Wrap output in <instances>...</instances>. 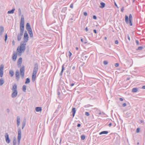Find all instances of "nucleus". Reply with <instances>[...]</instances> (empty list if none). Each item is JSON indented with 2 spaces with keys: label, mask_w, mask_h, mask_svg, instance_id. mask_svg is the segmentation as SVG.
Returning a JSON list of instances; mask_svg holds the SVG:
<instances>
[{
  "label": "nucleus",
  "mask_w": 145,
  "mask_h": 145,
  "mask_svg": "<svg viewBox=\"0 0 145 145\" xmlns=\"http://www.w3.org/2000/svg\"><path fill=\"white\" fill-rule=\"evenodd\" d=\"M129 21H128L129 18L128 16L126 15L125 16V21L127 24H128L129 23L130 26L132 25V21L133 20V17L131 14H130L129 16Z\"/></svg>",
  "instance_id": "f257e3e1"
},
{
  "label": "nucleus",
  "mask_w": 145,
  "mask_h": 145,
  "mask_svg": "<svg viewBox=\"0 0 145 145\" xmlns=\"http://www.w3.org/2000/svg\"><path fill=\"white\" fill-rule=\"evenodd\" d=\"M24 20L23 15L22 16L20 23V32L24 33Z\"/></svg>",
  "instance_id": "f03ea898"
},
{
  "label": "nucleus",
  "mask_w": 145,
  "mask_h": 145,
  "mask_svg": "<svg viewBox=\"0 0 145 145\" xmlns=\"http://www.w3.org/2000/svg\"><path fill=\"white\" fill-rule=\"evenodd\" d=\"M36 64H35V67L32 76V81L33 82L35 81L36 78Z\"/></svg>",
  "instance_id": "7ed1b4c3"
},
{
  "label": "nucleus",
  "mask_w": 145,
  "mask_h": 145,
  "mask_svg": "<svg viewBox=\"0 0 145 145\" xmlns=\"http://www.w3.org/2000/svg\"><path fill=\"white\" fill-rule=\"evenodd\" d=\"M21 138V131L20 127L18 128V136L17 137L18 143V145L20 144V140Z\"/></svg>",
  "instance_id": "20e7f679"
},
{
  "label": "nucleus",
  "mask_w": 145,
  "mask_h": 145,
  "mask_svg": "<svg viewBox=\"0 0 145 145\" xmlns=\"http://www.w3.org/2000/svg\"><path fill=\"white\" fill-rule=\"evenodd\" d=\"M20 74L22 79H23L24 75L25 67L23 66L20 69Z\"/></svg>",
  "instance_id": "39448f33"
},
{
  "label": "nucleus",
  "mask_w": 145,
  "mask_h": 145,
  "mask_svg": "<svg viewBox=\"0 0 145 145\" xmlns=\"http://www.w3.org/2000/svg\"><path fill=\"white\" fill-rule=\"evenodd\" d=\"M28 36L27 32L26 31H25L24 35V40L23 41V42L25 43L27 42L28 40Z\"/></svg>",
  "instance_id": "423d86ee"
},
{
  "label": "nucleus",
  "mask_w": 145,
  "mask_h": 145,
  "mask_svg": "<svg viewBox=\"0 0 145 145\" xmlns=\"http://www.w3.org/2000/svg\"><path fill=\"white\" fill-rule=\"evenodd\" d=\"M25 43L23 42H21L20 44V49L22 50L23 51H24L25 49Z\"/></svg>",
  "instance_id": "0eeeda50"
},
{
  "label": "nucleus",
  "mask_w": 145,
  "mask_h": 145,
  "mask_svg": "<svg viewBox=\"0 0 145 145\" xmlns=\"http://www.w3.org/2000/svg\"><path fill=\"white\" fill-rule=\"evenodd\" d=\"M16 78L17 81H18L20 78V72L18 70L16 71L15 72Z\"/></svg>",
  "instance_id": "6e6552de"
},
{
  "label": "nucleus",
  "mask_w": 145,
  "mask_h": 145,
  "mask_svg": "<svg viewBox=\"0 0 145 145\" xmlns=\"http://www.w3.org/2000/svg\"><path fill=\"white\" fill-rule=\"evenodd\" d=\"M5 138L6 141L7 143H9L10 142V139L9 138V136L7 133H6L5 134Z\"/></svg>",
  "instance_id": "1a4fd4ad"
},
{
  "label": "nucleus",
  "mask_w": 145,
  "mask_h": 145,
  "mask_svg": "<svg viewBox=\"0 0 145 145\" xmlns=\"http://www.w3.org/2000/svg\"><path fill=\"white\" fill-rule=\"evenodd\" d=\"M18 94V92L17 91L14 90L13 91V92L12 93L11 96L12 98H14L16 97L17 95Z\"/></svg>",
  "instance_id": "9d476101"
},
{
  "label": "nucleus",
  "mask_w": 145,
  "mask_h": 145,
  "mask_svg": "<svg viewBox=\"0 0 145 145\" xmlns=\"http://www.w3.org/2000/svg\"><path fill=\"white\" fill-rule=\"evenodd\" d=\"M24 33L20 32V34H18L17 36V39L18 41H20L22 38V36L23 35Z\"/></svg>",
  "instance_id": "9b49d317"
},
{
  "label": "nucleus",
  "mask_w": 145,
  "mask_h": 145,
  "mask_svg": "<svg viewBox=\"0 0 145 145\" xmlns=\"http://www.w3.org/2000/svg\"><path fill=\"white\" fill-rule=\"evenodd\" d=\"M17 56L16 53L14 52L12 56V60L14 61H16Z\"/></svg>",
  "instance_id": "f8f14e48"
},
{
  "label": "nucleus",
  "mask_w": 145,
  "mask_h": 145,
  "mask_svg": "<svg viewBox=\"0 0 145 145\" xmlns=\"http://www.w3.org/2000/svg\"><path fill=\"white\" fill-rule=\"evenodd\" d=\"M26 28L28 31L32 30L30 24L29 23H27L26 25Z\"/></svg>",
  "instance_id": "ddd939ff"
},
{
  "label": "nucleus",
  "mask_w": 145,
  "mask_h": 145,
  "mask_svg": "<svg viewBox=\"0 0 145 145\" xmlns=\"http://www.w3.org/2000/svg\"><path fill=\"white\" fill-rule=\"evenodd\" d=\"M22 63V58L21 57H20L17 62V65L18 66L20 65V66H21V65Z\"/></svg>",
  "instance_id": "4468645a"
},
{
  "label": "nucleus",
  "mask_w": 145,
  "mask_h": 145,
  "mask_svg": "<svg viewBox=\"0 0 145 145\" xmlns=\"http://www.w3.org/2000/svg\"><path fill=\"white\" fill-rule=\"evenodd\" d=\"M20 122V118L19 116H18L17 117V124L18 127L19 125Z\"/></svg>",
  "instance_id": "2eb2a0df"
},
{
  "label": "nucleus",
  "mask_w": 145,
  "mask_h": 145,
  "mask_svg": "<svg viewBox=\"0 0 145 145\" xmlns=\"http://www.w3.org/2000/svg\"><path fill=\"white\" fill-rule=\"evenodd\" d=\"M15 10V8H13L12 10L8 11L7 13L8 14H12L14 13Z\"/></svg>",
  "instance_id": "dca6fc26"
},
{
  "label": "nucleus",
  "mask_w": 145,
  "mask_h": 145,
  "mask_svg": "<svg viewBox=\"0 0 145 145\" xmlns=\"http://www.w3.org/2000/svg\"><path fill=\"white\" fill-rule=\"evenodd\" d=\"M76 111V110L75 108H72V112L73 117H74V116Z\"/></svg>",
  "instance_id": "f3484780"
},
{
  "label": "nucleus",
  "mask_w": 145,
  "mask_h": 145,
  "mask_svg": "<svg viewBox=\"0 0 145 145\" xmlns=\"http://www.w3.org/2000/svg\"><path fill=\"white\" fill-rule=\"evenodd\" d=\"M17 86L16 84H14L13 86L12 90H17Z\"/></svg>",
  "instance_id": "a211bd4d"
},
{
  "label": "nucleus",
  "mask_w": 145,
  "mask_h": 145,
  "mask_svg": "<svg viewBox=\"0 0 145 145\" xmlns=\"http://www.w3.org/2000/svg\"><path fill=\"white\" fill-rule=\"evenodd\" d=\"M14 71L12 70H10L9 71V74L10 75V76L12 77L14 74Z\"/></svg>",
  "instance_id": "6ab92c4d"
},
{
  "label": "nucleus",
  "mask_w": 145,
  "mask_h": 145,
  "mask_svg": "<svg viewBox=\"0 0 145 145\" xmlns=\"http://www.w3.org/2000/svg\"><path fill=\"white\" fill-rule=\"evenodd\" d=\"M108 133V132L107 131H104L101 132L99 134L101 135L102 134H107Z\"/></svg>",
  "instance_id": "aec40b11"
},
{
  "label": "nucleus",
  "mask_w": 145,
  "mask_h": 145,
  "mask_svg": "<svg viewBox=\"0 0 145 145\" xmlns=\"http://www.w3.org/2000/svg\"><path fill=\"white\" fill-rule=\"evenodd\" d=\"M4 82V80L2 78H1L0 79V86H2Z\"/></svg>",
  "instance_id": "412c9836"
},
{
  "label": "nucleus",
  "mask_w": 145,
  "mask_h": 145,
  "mask_svg": "<svg viewBox=\"0 0 145 145\" xmlns=\"http://www.w3.org/2000/svg\"><path fill=\"white\" fill-rule=\"evenodd\" d=\"M17 142L16 138L15 137H14L13 139V145H16V143Z\"/></svg>",
  "instance_id": "4be33fe9"
},
{
  "label": "nucleus",
  "mask_w": 145,
  "mask_h": 145,
  "mask_svg": "<svg viewBox=\"0 0 145 145\" xmlns=\"http://www.w3.org/2000/svg\"><path fill=\"white\" fill-rule=\"evenodd\" d=\"M30 82V79L29 78H27L26 79V80L25 82V84H29Z\"/></svg>",
  "instance_id": "5701e85b"
},
{
  "label": "nucleus",
  "mask_w": 145,
  "mask_h": 145,
  "mask_svg": "<svg viewBox=\"0 0 145 145\" xmlns=\"http://www.w3.org/2000/svg\"><path fill=\"white\" fill-rule=\"evenodd\" d=\"M138 90V89L137 88H133L132 89V92L135 93L137 92Z\"/></svg>",
  "instance_id": "b1692460"
},
{
  "label": "nucleus",
  "mask_w": 145,
  "mask_h": 145,
  "mask_svg": "<svg viewBox=\"0 0 145 145\" xmlns=\"http://www.w3.org/2000/svg\"><path fill=\"white\" fill-rule=\"evenodd\" d=\"M42 110V108L41 107H37V112H41Z\"/></svg>",
  "instance_id": "393cba45"
},
{
  "label": "nucleus",
  "mask_w": 145,
  "mask_h": 145,
  "mask_svg": "<svg viewBox=\"0 0 145 145\" xmlns=\"http://www.w3.org/2000/svg\"><path fill=\"white\" fill-rule=\"evenodd\" d=\"M28 32V33L29 34L30 36V37H33V33H32V30L29 31Z\"/></svg>",
  "instance_id": "a878e982"
},
{
  "label": "nucleus",
  "mask_w": 145,
  "mask_h": 145,
  "mask_svg": "<svg viewBox=\"0 0 145 145\" xmlns=\"http://www.w3.org/2000/svg\"><path fill=\"white\" fill-rule=\"evenodd\" d=\"M64 65H63L62 66V68L61 69V72L60 73V75L61 76L62 74V73L63 72L64 70Z\"/></svg>",
  "instance_id": "bb28decb"
},
{
  "label": "nucleus",
  "mask_w": 145,
  "mask_h": 145,
  "mask_svg": "<svg viewBox=\"0 0 145 145\" xmlns=\"http://www.w3.org/2000/svg\"><path fill=\"white\" fill-rule=\"evenodd\" d=\"M100 4L101 5V6L100 7V8H103L105 7V4L104 3L101 2L100 3Z\"/></svg>",
  "instance_id": "cd10ccee"
},
{
  "label": "nucleus",
  "mask_w": 145,
  "mask_h": 145,
  "mask_svg": "<svg viewBox=\"0 0 145 145\" xmlns=\"http://www.w3.org/2000/svg\"><path fill=\"white\" fill-rule=\"evenodd\" d=\"M26 86L25 85H24L22 87V90L23 91L25 92L26 91Z\"/></svg>",
  "instance_id": "c85d7f7f"
},
{
  "label": "nucleus",
  "mask_w": 145,
  "mask_h": 145,
  "mask_svg": "<svg viewBox=\"0 0 145 145\" xmlns=\"http://www.w3.org/2000/svg\"><path fill=\"white\" fill-rule=\"evenodd\" d=\"M22 51V50L21 49H20V50H18V48L17 49V52L18 53V55H21Z\"/></svg>",
  "instance_id": "c756f323"
},
{
  "label": "nucleus",
  "mask_w": 145,
  "mask_h": 145,
  "mask_svg": "<svg viewBox=\"0 0 145 145\" xmlns=\"http://www.w3.org/2000/svg\"><path fill=\"white\" fill-rule=\"evenodd\" d=\"M0 31L1 32H3L4 31V27L2 26H1L0 27Z\"/></svg>",
  "instance_id": "7c9ffc66"
},
{
  "label": "nucleus",
  "mask_w": 145,
  "mask_h": 145,
  "mask_svg": "<svg viewBox=\"0 0 145 145\" xmlns=\"http://www.w3.org/2000/svg\"><path fill=\"white\" fill-rule=\"evenodd\" d=\"M4 68V65L3 64H1L0 67V71H3Z\"/></svg>",
  "instance_id": "2f4dec72"
},
{
  "label": "nucleus",
  "mask_w": 145,
  "mask_h": 145,
  "mask_svg": "<svg viewBox=\"0 0 145 145\" xmlns=\"http://www.w3.org/2000/svg\"><path fill=\"white\" fill-rule=\"evenodd\" d=\"M3 71H0V76L1 77H2L3 75Z\"/></svg>",
  "instance_id": "473e14b6"
},
{
  "label": "nucleus",
  "mask_w": 145,
  "mask_h": 145,
  "mask_svg": "<svg viewBox=\"0 0 145 145\" xmlns=\"http://www.w3.org/2000/svg\"><path fill=\"white\" fill-rule=\"evenodd\" d=\"M18 14L19 16H20L21 15V11L20 8H19L18 10Z\"/></svg>",
  "instance_id": "72a5a7b5"
},
{
  "label": "nucleus",
  "mask_w": 145,
  "mask_h": 145,
  "mask_svg": "<svg viewBox=\"0 0 145 145\" xmlns=\"http://www.w3.org/2000/svg\"><path fill=\"white\" fill-rule=\"evenodd\" d=\"M81 139L82 140H84L85 139V137L84 135H82L81 137Z\"/></svg>",
  "instance_id": "f704fd0d"
},
{
  "label": "nucleus",
  "mask_w": 145,
  "mask_h": 145,
  "mask_svg": "<svg viewBox=\"0 0 145 145\" xmlns=\"http://www.w3.org/2000/svg\"><path fill=\"white\" fill-rule=\"evenodd\" d=\"M143 48L142 46H139L137 50H141Z\"/></svg>",
  "instance_id": "c9c22d12"
},
{
  "label": "nucleus",
  "mask_w": 145,
  "mask_h": 145,
  "mask_svg": "<svg viewBox=\"0 0 145 145\" xmlns=\"http://www.w3.org/2000/svg\"><path fill=\"white\" fill-rule=\"evenodd\" d=\"M7 39V33L5 34V41L6 42V40Z\"/></svg>",
  "instance_id": "e433bc0d"
},
{
  "label": "nucleus",
  "mask_w": 145,
  "mask_h": 145,
  "mask_svg": "<svg viewBox=\"0 0 145 145\" xmlns=\"http://www.w3.org/2000/svg\"><path fill=\"white\" fill-rule=\"evenodd\" d=\"M103 63V64L105 65H107L108 63V62L107 61H104Z\"/></svg>",
  "instance_id": "4c0bfd02"
},
{
  "label": "nucleus",
  "mask_w": 145,
  "mask_h": 145,
  "mask_svg": "<svg viewBox=\"0 0 145 145\" xmlns=\"http://www.w3.org/2000/svg\"><path fill=\"white\" fill-rule=\"evenodd\" d=\"M72 54V53L70 51H69V52L68 55L69 57H71Z\"/></svg>",
  "instance_id": "58836bf2"
},
{
  "label": "nucleus",
  "mask_w": 145,
  "mask_h": 145,
  "mask_svg": "<svg viewBox=\"0 0 145 145\" xmlns=\"http://www.w3.org/2000/svg\"><path fill=\"white\" fill-rule=\"evenodd\" d=\"M25 121H24L22 124V126H25Z\"/></svg>",
  "instance_id": "ea45409f"
},
{
  "label": "nucleus",
  "mask_w": 145,
  "mask_h": 145,
  "mask_svg": "<svg viewBox=\"0 0 145 145\" xmlns=\"http://www.w3.org/2000/svg\"><path fill=\"white\" fill-rule=\"evenodd\" d=\"M85 114L86 116H88L89 115V113L88 112H86L85 113Z\"/></svg>",
  "instance_id": "a19ab883"
},
{
  "label": "nucleus",
  "mask_w": 145,
  "mask_h": 145,
  "mask_svg": "<svg viewBox=\"0 0 145 145\" xmlns=\"http://www.w3.org/2000/svg\"><path fill=\"white\" fill-rule=\"evenodd\" d=\"M140 129L139 128H138L136 130V132L137 133H138L140 132Z\"/></svg>",
  "instance_id": "79ce46f5"
},
{
  "label": "nucleus",
  "mask_w": 145,
  "mask_h": 145,
  "mask_svg": "<svg viewBox=\"0 0 145 145\" xmlns=\"http://www.w3.org/2000/svg\"><path fill=\"white\" fill-rule=\"evenodd\" d=\"M66 10V8H64L62 10V11H64V12H65Z\"/></svg>",
  "instance_id": "37998d69"
},
{
  "label": "nucleus",
  "mask_w": 145,
  "mask_h": 145,
  "mask_svg": "<svg viewBox=\"0 0 145 145\" xmlns=\"http://www.w3.org/2000/svg\"><path fill=\"white\" fill-rule=\"evenodd\" d=\"M118 40H116L115 42V43L116 44H118Z\"/></svg>",
  "instance_id": "c03bdc74"
},
{
  "label": "nucleus",
  "mask_w": 145,
  "mask_h": 145,
  "mask_svg": "<svg viewBox=\"0 0 145 145\" xmlns=\"http://www.w3.org/2000/svg\"><path fill=\"white\" fill-rule=\"evenodd\" d=\"M84 15L85 16H87L88 15L87 13L86 12H85L84 13Z\"/></svg>",
  "instance_id": "a18cd8bd"
},
{
  "label": "nucleus",
  "mask_w": 145,
  "mask_h": 145,
  "mask_svg": "<svg viewBox=\"0 0 145 145\" xmlns=\"http://www.w3.org/2000/svg\"><path fill=\"white\" fill-rule=\"evenodd\" d=\"M127 105H126V103H124L122 105V106H123V107H125V106H126Z\"/></svg>",
  "instance_id": "49530a36"
},
{
  "label": "nucleus",
  "mask_w": 145,
  "mask_h": 145,
  "mask_svg": "<svg viewBox=\"0 0 145 145\" xmlns=\"http://www.w3.org/2000/svg\"><path fill=\"white\" fill-rule=\"evenodd\" d=\"M93 18L94 19H95V20H96L97 19V17L96 16H95V15H94L93 16Z\"/></svg>",
  "instance_id": "de8ad7c7"
},
{
  "label": "nucleus",
  "mask_w": 145,
  "mask_h": 145,
  "mask_svg": "<svg viewBox=\"0 0 145 145\" xmlns=\"http://www.w3.org/2000/svg\"><path fill=\"white\" fill-rule=\"evenodd\" d=\"M127 38H128V40H130V38L129 37V34H127Z\"/></svg>",
  "instance_id": "09e8293b"
},
{
  "label": "nucleus",
  "mask_w": 145,
  "mask_h": 145,
  "mask_svg": "<svg viewBox=\"0 0 145 145\" xmlns=\"http://www.w3.org/2000/svg\"><path fill=\"white\" fill-rule=\"evenodd\" d=\"M119 66V64L118 63H116L115 64V66L116 67H118Z\"/></svg>",
  "instance_id": "8fccbe9b"
},
{
  "label": "nucleus",
  "mask_w": 145,
  "mask_h": 145,
  "mask_svg": "<svg viewBox=\"0 0 145 145\" xmlns=\"http://www.w3.org/2000/svg\"><path fill=\"white\" fill-rule=\"evenodd\" d=\"M136 43L137 44V45H139V42L138 40H136Z\"/></svg>",
  "instance_id": "3c124183"
},
{
  "label": "nucleus",
  "mask_w": 145,
  "mask_h": 145,
  "mask_svg": "<svg viewBox=\"0 0 145 145\" xmlns=\"http://www.w3.org/2000/svg\"><path fill=\"white\" fill-rule=\"evenodd\" d=\"M70 7L71 8H73V5L72 4L70 5Z\"/></svg>",
  "instance_id": "603ef678"
},
{
  "label": "nucleus",
  "mask_w": 145,
  "mask_h": 145,
  "mask_svg": "<svg viewBox=\"0 0 145 145\" xmlns=\"http://www.w3.org/2000/svg\"><path fill=\"white\" fill-rule=\"evenodd\" d=\"M124 10V9L123 7L121 9V11L122 12H123Z\"/></svg>",
  "instance_id": "864d4df0"
},
{
  "label": "nucleus",
  "mask_w": 145,
  "mask_h": 145,
  "mask_svg": "<svg viewBox=\"0 0 145 145\" xmlns=\"http://www.w3.org/2000/svg\"><path fill=\"white\" fill-rule=\"evenodd\" d=\"M74 85V83H72L71 84H70V86H73Z\"/></svg>",
  "instance_id": "5fc2aeb1"
},
{
  "label": "nucleus",
  "mask_w": 145,
  "mask_h": 145,
  "mask_svg": "<svg viewBox=\"0 0 145 145\" xmlns=\"http://www.w3.org/2000/svg\"><path fill=\"white\" fill-rule=\"evenodd\" d=\"M93 31L94 32V33H97V31L96 30H95V29H94L93 30Z\"/></svg>",
  "instance_id": "6e6d98bb"
},
{
  "label": "nucleus",
  "mask_w": 145,
  "mask_h": 145,
  "mask_svg": "<svg viewBox=\"0 0 145 145\" xmlns=\"http://www.w3.org/2000/svg\"><path fill=\"white\" fill-rule=\"evenodd\" d=\"M81 125L80 124H78L77 126L78 127H79Z\"/></svg>",
  "instance_id": "4d7b16f0"
},
{
  "label": "nucleus",
  "mask_w": 145,
  "mask_h": 145,
  "mask_svg": "<svg viewBox=\"0 0 145 145\" xmlns=\"http://www.w3.org/2000/svg\"><path fill=\"white\" fill-rule=\"evenodd\" d=\"M142 88L143 89H145V86H143L142 87Z\"/></svg>",
  "instance_id": "13d9d810"
},
{
  "label": "nucleus",
  "mask_w": 145,
  "mask_h": 145,
  "mask_svg": "<svg viewBox=\"0 0 145 145\" xmlns=\"http://www.w3.org/2000/svg\"><path fill=\"white\" fill-rule=\"evenodd\" d=\"M119 99H120V101H123V99L122 98H120Z\"/></svg>",
  "instance_id": "bf43d9fd"
},
{
  "label": "nucleus",
  "mask_w": 145,
  "mask_h": 145,
  "mask_svg": "<svg viewBox=\"0 0 145 145\" xmlns=\"http://www.w3.org/2000/svg\"><path fill=\"white\" fill-rule=\"evenodd\" d=\"M75 68V66H73L72 67V69L73 70H74Z\"/></svg>",
  "instance_id": "052dcab7"
},
{
  "label": "nucleus",
  "mask_w": 145,
  "mask_h": 145,
  "mask_svg": "<svg viewBox=\"0 0 145 145\" xmlns=\"http://www.w3.org/2000/svg\"><path fill=\"white\" fill-rule=\"evenodd\" d=\"M112 125V123H109L108 124V126L109 127H110Z\"/></svg>",
  "instance_id": "680f3d73"
},
{
  "label": "nucleus",
  "mask_w": 145,
  "mask_h": 145,
  "mask_svg": "<svg viewBox=\"0 0 145 145\" xmlns=\"http://www.w3.org/2000/svg\"><path fill=\"white\" fill-rule=\"evenodd\" d=\"M114 4H115V6H116V7L118 8V6H117V4H116V3L115 2V3H114Z\"/></svg>",
  "instance_id": "e2e57ef3"
},
{
  "label": "nucleus",
  "mask_w": 145,
  "mask_h": 145,
  "mask_svg": "<svg viewBox=\"0 0 145 145\" xmlns=\"http://www.w3.org/2000/svg\"><path fill=\"white\" fill-rule=\"evenodd\" d=\"M85 30L86 31H88V29L87 27H86L85 28Z\"/></svg>",
  "instance_id": "0e129e2a"
},
{
  "label": "nucleus",
  "mask_w": 145,
  "mask_h": 145,
  "mask_svg": "<svg viewBox=\"0 0 145 145\" xmlns=\"http://www.w3.org/2000/svg\"><path fill=\"white\" fill-rule=\"evenodd\" d=\"M81 41L82 42H83V39L82 38H81Z\"/></svg>",
  "instance_id": "69168bd1"
},
{
  "label": "nucleus",
  "mask_w": 145,
  "mask_h": 145,
  "mask_svg": "<svg viewBox=\"0 0 145 145\" xmlns=\"http://www.w3.org/2000/svg\"><path fill=\"white\" fill-rule=\"evenodd\" d=\"M140 122H141V123H144V121H143V120H141L140 121Z\"/></svg>",
  "instance_id": "338daca9"
},
{
  "label": "nucleus",
  "mask_w": 145,
  "mask_h": 145,
  "mask_svg": "<svg viewBox=\"0 0 145 145\" xmlns=\"http://www.w3.org/2000/svg\"><path fill=\"white\" fill-rule=\"evenodd\" d=\"M76 50H78V47H76Z\"/></svg>",
  "instance_id": "774afa93"
}]
</instances>
